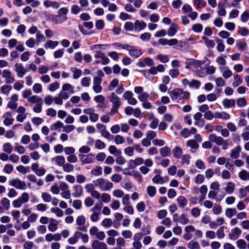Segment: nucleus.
Masks as SVG:
<instances>
[{"label":"nucleus","mask_w":249,"mask_h":249,"mask_svg":"<svg viewBox=\"0 0 249 249\" xmlns=\"http://www.w3.org/2000/svg\"><path fill=\"white\" fill-rule=\"evenodd\" d=\"M95 185L99 187L101 191L109 190L113 187V183L103 178H99L94 181Z\"/></svg>","instance_id":"nucleus-1"},{"label":"nucleus","mask_w":249,"mask_h":249,"mask_svg":"<svg viewBox=\"0 0 249 249\" xmlns=\"http://www.w3.org/2000/svg\"><path fill=\"white\" fill-rule=\"evenodd\" d=\"M109 101L113 104L110 110V113L111 114H114L117 112L119 108L122 105V103L119 98L114 92L111 93Z\"/></svg>","instance_id":"nucleus-2"},{"label":"nucleus","mask_w":249,"mask_h":249,"mask_svg":"<svg viewBox=\"0 0 249 249\" xmlns=\"http://www.w3.org/2000/svg\"><path fill=\"white\" fill-rule=\"evenodd\" d=\"M103 207L102 203H97L91 209L92 213L90 215V219L93 222H96L99 220V215L101 214V210Z\"/></svg>","instance_id":"nucleus-3"},{"label":"nucleus","mask_w":249,"mask_h":249,"mask_svg":"<svg viewBox=\"0 0 249 249\" xmlns=\"http://www.w3.org/2000/svg\"><path fill=\"white\" fill-rule=\"evenodd\" d=\"M9 184L18 189L25 190L27 188L25 182L23 181L20 180L18 178H14L11 179L9 181Z\"/></svg>","instance_id":"nucleus-4"},{"label":"nucleus","mask_w":249,"mask_h":249,"mask_svg":"<svg viewBox=\"0 0 249 249\" xmlns=\"http://www.w3.org/2000/svg\"><path fill=\"white\" fill-rule=\"evenodd\" d=\"M79 158L83 164L93 163L95 160L94 155L92 153L87 155L79 154Z\"/></svg>","instance_id":"nucleus-5"},{"label":"nucleus","mask_w":249,"mask_h":249,"mask_svg":"<svg viewBox=\"0 0 249 249\" xmlns=\"http://www.w3.org/2000/svg\"><path fill=\"white\" fill-rule=\"evenodd\" d=\"M86 217L83 215H79L76 219V225L78 226L77 229L80 231L86 232L87 231V227L85 226Z\"/></svg>","instance_id":"nucleus-6"},{"label":"nucleus","mask_w":249,"mask_h":249,"mask_svg":"<svg viewBox=\"0 0 249 249\" xmlns=\"http://www.w3.org/2000/svg\"><path fill=\"white\" fill-rule=\"evenodd\" d=\"M15 71L19 78H22L27 72L21 63H16Z\"/></svg>","instance_id":"nucleus-7"},{"label":"nucleus","mask_w":249,"mask_h":249,"mask_svg":"<svg viewBox=\"0 0 249 249\" xmlns=\"http://www.w3.org/2000/svg\"><path fill=\"white\" fill-rule=\"evenodd\" d=\"M183 90L178 88H176L169 92V95L173 100H177L181 98Z\"/></svg>","instance_id":"nucleus-8"},{"label":"nucleus","mask_w":249,"mask_h":249,"mask_svg":"<svg viewBox=\"0 0 249 249\" xmlns=\"http://www.w3.org/2000/svg\"><path fill=\"white\" fill-rule=\"evenodd\" d=\"M129 54L134 58H138L142 54V52L140 50L137 49L136 47L129 46L128 49Z\"/></svg>","instance_id":"nucleus-9"},{"label":"nucleus","mask_w":249,"mask_h":249,"mask_svg":"<svg viewBox=\"0 0 249 249\" xmlns=\"http://www.w3.org/2000/svg\"><path fill=\"white\" fill-rule=\"evenodd\" d=\"M242 233V231L238 227H235L231 230V232L229 236L232 240H235L238 238L240 235Z\"/></svg>","instance_id":"nucleus-10"},{"label":"nucleus","mask_w":249,"mask_h":249,"mask_svg":"<svg viewBox=\"0 0 249 249\" xmlns=\"http://www.w3.org/2000/svg\"><path fill=\"white\" fill-rule=\"evenodd\" d=\"M215 143L217 145L222 146L223 150H226L229 145V141L228 140H224L223 138L220 136H218L217 141Z\"/></svg>","instance_id":"nucleus-11"},{"label":"nucleus","mask_w":249,"mask_h":249,"mask_svg":"<svg viewBox=\"0 0 249 249\" xmlns=\"http://www.w3.org/2000/svg\"><path fill=\"white\" fill-rule=\"evenodd\" d=\"M61 235L59 233H56L54 234L48 233L45 235V240L47 242H51L53 240L58 241L61 240Z\"/></svg>","instance_id":"nucleus-12"},{"label":"nucleus","mask_w":249,"mask_h":249,"mask_svg":"<svg viewBox=\"0 0 249 249\" xmlns=\"http://www.w3.org/2000/svg\"><path fill=\"white\" fill-rule=\"evenodd\" d=\"M43 5L46 8L52 7L55 9H58L60 6L59 2L50 0H45L43 1Z\"/></svg>","instance_id":"nucleus-13"},{"label":"nucleus","mask_w":249,"mask_h":249,"mask_svg":"<svg viewBox=\"0 0 249 249\" xmlns=\"http://www.w3.org/2000/svg\"><path fill=\"white\" fill-rule=\"evenodd\" d=\"M69 12V10L66 7H62L57 11L58 15L60 17L62 20L66 21L67 20L66 15Z\"/></svg>","instance_id":"nucleus-14"},{"label":"nucleus","mask_w":249,"mask_h":249,"mask_svg":"<svg viewBox=\"0 0 249 249\" xmlns=\"http://www.w3.org/2000/svg\"><path fill=\"white\" fill-rule=\"evenodd\" d=\"M186 145L190 147L192 150V152H195L199 148V144L195 140H189L186 142Z\"/></svg>","instance_id":"nucleus-15"},{"label":"nucleus","mask_w":249,"mask_h":249,"mask_svg":"<svg viewBox=\"0 0 249 249\" xmlns=\"http://www.w3.org/2000/svg\"><path fill=\"white\" fill-rule=\"evenodd\" d=\"M241 151V147L238 145L231 150L230 157L231 159H236L239 157L240 153Z\"/></svg>","instance_id":"nucleus-16"},{"label":"nucleus","mask_w":249,"mask_h":249,"mask_svg":"<svg viewBox=\"0 0 249 249\" xmlns=\"http://www.w3.org/2000/svg\"><path fill=\"white\" fill-rule=\"evenodd\" d=\"M222 103L225 108H228L235 106V101L234 99L226 98L222 101Z\"/></svg>","instance_id":"nucleus-17"},{"label":"nucleus","mask_w":249,"mask_h":249,"mask_svg":"<svg viewBox=\"0 0 249 249\" xmlns=\"http://www.w3.org/2000/svg\"><path fill=\"white\" fill-rule=\"evenodd\" d=\"M214 118L216 119H222L228 120L231 118L230 115L225 112H215L214 113Z\"/></svg>","instance_id":"nucleus-18"},{"label":"nucleus","mask_w":249,"mask_h":249,"mask_svg":"<svg viewBox=\"0 0 249 249\" xmlns=\"http://www.w3.org/2000/svg\"><path fill=\"white\" fill-rule=\"evenodd\" d=\"M58 45V42L57 41H53L51 40H47L44 44V47L45 49L49 48L51 49H54Z\"/></svg>","instance_id":"nucleus-19"},{"label":"nucleus","mask_w":249,"mask_h":249,"mask_svg":"<svg viewBox=\"0 0 249 249\" xmlns=\"http://www.w3.org/2000/svg\"><path fill=\"white\" fill-rule=\"evenodd\" d=\"M174 157L176 159H180L182 155L183 151L182 149L178 146H176L172 151Z\"/></svg>","instance_id":"nucleus-20"},{"label":"nucleus","mask_w":249,"mask_h":249,"mask_svg":"<svg viewBox=\"0 0 249 249\" xmlns=\"http://www.w3.org/2000/svg\"><path fill=\"white\" fill-rule=\"evenodd\" d=\"M134 27L136 30H142L146 27V24L144 21H140L137 20L134 22Z\"/></svg>","instance_id":"nucleus-21"},{"label":"nucleus","mask_w":249,"mask_h":249,"mask_svg":"<svg viewBox=\"0 0 249 249\" xmlns=\"http://www.w3.org/2000/svg\"><path fill=\"white\" fill-rule=\"evenodd\" d=\"M160 154L162 157H169L171 154V149L168 146L163 147L160 148Z\"/></svg>","instance_id":"nucleus-22"},{"label":"nucleus","mask_w":249,"mask_h":249,"mask_svg":"<svg viewBox=\"0 0 249 249\" xmlns=\"http://www.w3.org/2000/svg\"><path fill=\"white\" fill-rule=\"evenodd\" d=\"M152 181L155 184H163L165 182L164 178L160 175L155 176L152 178Z\"/></svg>","instance_id":"nucleus-23"},{"label":"nucleus","mask_w":249,"mask_h":249,"mask_svg":"<svg viewBox=\"0 0 249 249\" xmlns=\"http://www.w3.org/2000/svg\"><path fill=\"white\" fill-rule=\"evenodd\" d=\"M235 189V184L233 182L230 181L227 183L225 191L227 193L231 194Z\"/></svg>","instance_id":"nucleus-24"},{"label":"nucleus","mask_w":249,"mask_h":249,"mask_svg":"<svg viewBox=\"0 0 249 249\" xmlns=\"http://www.w3.org/2000/svg\"><path fill=\"white\" fill-rule=\"evenodd\" d=\"M243 80L241 76L238 75H235L233 77V82L232 83V87L235 88L239 86L242 83Z\"/></svg>","instance_id":"nucleus-25"},{"label":"nucleus","mask_w":249,"mask_h":249,"mask_svg":"<svg viewBox=\"0 0 249 249\" xmlns=\"http://www.w3.org/2000/svg\"><path fill=\"white\" fill-rule=\"evenodd\" d=\"M73 189L75 192L72 194L74 197H78L81 196L83 194V188L80 185H75L73 186Z\"/></svg>","instance_id":"nucleus-26"},{"label":"nucleus","mask_w":249,"mask_h":249,"mask_svg":"<svg viewBox=\"0 0 249 249\" xmlns=\"http://www.w3.org/2000/svg\"><path fill=\"white\" fill-rule=\"evenodd\" d=\"M237 213L235 208H227L225 211V215L228 218L232 217Z\"/></svg>","instance_id":"nucleus-27"},{"label":"nucleus","mask_w":249,"mask_h":249,"mask_svg":"<svg viewBox=\"0 0 249 249\" xmlns=\"http://www.w3.org/2000/svg\"><path fill=\"white\" fill-rule=\"evenodd\" d=\"M53 160H54L56 164L59 166H62L65 162V158L62 156H58L53 158Z\"/></svg>","instance_id":"nucleus-28"},{"label":"nucleus","mask_w":249,"mask_h":249,"mask_svg":"<svg viewBox=\"0 0 249 249\" xmlns=\"http://www.w3.org/2000/svg\"><path fill=\"white\" fill-rule=\"evenodd\" d=\"M187 246L189 249H200V245L199 244V243L195 240H191L188 244Z\"/></svg>","instance_id":"nucleus-29"},{"label":"nucleus","mask_w":249,"mask_h":249,"mask_svg":"<svg viewBox=\"0 0 249 249\" xmlns=\"http://www.w3.org/2000/svg\"><path fill=\"white\" fill-rule=\"evenodd\" d=\"M71 71L73 73V78L77 79L82 75V71L76 68H71Z\"/></svg>","instance_id":"nucleus-30"},{"label":"nucleus","mask_w":249,"mask_h":249,"mask_svg":"<svg viewBox=\"0 0 249 249\" xmlns=\"http://www.w3.org/2000/svg\"><path fill=\"white\" fill-rule=\"evenodd\" d=\"M27 101L29 102L32 103L33 104H38V103L42 102V98L38 97L36 95H33L30 97L28 98Z\"/></svg>","instance_id":"nucleus-31"},{"label":"nucleus","mask_w":249,"mask_h":249,"mask_svg":"<svg viewBox=\"0 0 249 249\" xmlns=\"http://www.w3.org/2000/svg\"><path fill=\"white\" fill-rule=\"evenodd\" d=\"M62 89L65 91H69L70 94L74 93V87L69 83L64 84L62 87Z\"/></svg>","instance_id":"nucleus-32"},{"label":"nucleus","mask_w":249,"mask_h":249,"mask_svg":"<svg viewBox=\"0 0 249 249\" xmlns=\"http://www.w3.org/2000/svg\"><path fill=\"white\" fill-rule=\"evenodd\" d=\"M220 69L224 70L222 72V76L225 79H228L232 76V72L228 68H220Z\"/></svg>","instance_id":"nucleus-33"},{"label":"nucleus","mask_w":249,"mask_h":249,"mask_svg":"<svg viewBox=\"0 0 249 249\" xmlns=\"http://www.w3.org/2000/svg\"><path fill=\"white\" fill-rule=\"evenodd\" d=\"M177 201L179 204V206L181 208H184L187 204V199L183 196H179L177 198Z\"/></svg>","instance_id":"nucleus-34"},{"label":"nucleus","mask_w":249,"mask_h":249,"mask_svg":"<svg viewBox=\"0 0 249 249\" xmlns=\"http://www.w3.org/2000/svg\"><path fill=\"white\" fill-rule=\"evenodd\" d=\"M63 170L66 173L72 172L74 170V166L70 163H67L62 166Z\"/></svg>","instance_id":"nucleus-35"},{"label":"nucleus","mask_w":249,"mask_h":249,"mask_svg":"<svg viewBox=\"0 0 249 249\" xmlns=\"http://www.w3.org/2000/svg\"><path fill=\"white\" fill-rule=\"evenodd\" d=\"M147 193L150 197H154L156 194V189L154 186H148L147 187Z\"/></svg>","instance_id":"nucleus-36"},{"label":"nucleus","mask_w":249,"mask_h":249,"mask_svg":"<svg viewBox=\"0 0 249 249\" xmlns=\"http://www.w3.org/2000/svg\"><path fill=\"white\" fill-rule=\"evenodd\" d=\"M192 30L195 33H200L203 30V26L200 23L195 24L192 26Z\"/></svg>","instance_id":"nucleus-37"},{"label":"nucleus","mask_w":249,"mask_h":249,"mask_svg":"<svg viewBox=\"0 0 249 249\" xmlns=\"http://www.w3.org/2000/svg\"><path fill=\"white\" fill-rule=\"evenodd\" d=\"M177 32V26L175 24H172L168 30L167 34L169 36H173L175 35Z\"/></svg>","instance_id":"nucleus-38"},{"label":"nucleus","mask_w":249,"mask_h":249,"mask_svg":"<svg viewBox=\"0 0 249 249\" xmlns=\"http://www.w3.org/2000/svg\"><path fill=\"white\" fill-rule=\"evenodd\" d=\"M12 89V87L10 85H4L3 86H2L0 88V90L1 92L5 94L6 95H8L10 91V90Z\"/></svg>","instance_id":"nucleus-39"},{"label":"nucleus","mask_w":249,"mask_h":249,"mask_svg":"<svg viewBox=\"0 0 249 249\" xmlns=\"http://www.w3.org/2000/svg\"><path fill=\"white\" fill-rule=\"evenodd\" d=\"M63 127V124L59 121H57L55 123L50 125L51 130H57Z\"/></svg>","instance_id":"nucleus-40"},{"label":"nucleus","mask_w":249,"mask_h":249,"mask_svg":"<svg viewBox=\"0 0 249 249\" xmlns=\"http://www.w3.org/2000/svg\"><path fill=\"white\" fill-rule=\"evenodd\" d=\"M187 63L189 65H194L197 67H200L203 64L201 61L194 59H187Z\"/></svg>","instance_id":"nucleus-41"},{"label":"nucleus","mask_w":249,"mask_h":249,"mask_svg":"<svg viewBox=\"0 0 249 249\" xmlns=\"http://www.w3.org/2000/svg\"><path fill=\"white\" fill-rule=\"evenodd\" d=\"M104 244V242H101L98 240H95L92 242L91 247L92 249H101Z\"/></svg>","instance_id":"nucleus-42"},{"label":"nucleus","mask_w":249,"mask_h":249,"mask_svg":"<svg viewBox=\"0 0 249 249\" xmlns=\"http://www.w3.org/2000/svg\"><path fill=\"white\" fill-rule=\"evenodd\" d=\"M51 20L53 21L55 24H59L62 22H65L64 20H62L60 17L57 15H52L51 17Z\"/></svg>","instance_id":"nucleus-43"},{"label":"nucleus","mask_w":249,"mask_h":249,"mask_svg":"<svg viewBox=\"0 0 249 249\" xmlns=\"http://www.w3.org/2000/svg\"><path fill=\"white\" fill-rule=\"evenodd\" d=\"M130 162L132 165L138 166L143 163V160L142 158H137L134 160H131Z\"/></svg>","instance_id":"nucleus-44"},{"label":"nucleus","mask_w":249,"mask_h":249,"mask_svg":"<svg viewBox=\"0 0 249 249\" xmlns=\"http://www.w3.org/2000/svg\"><path fill=\"white\" fill-rule=\"evenodd\" d=\"M237 246L240 249H246L247 248V243L243 239H239L236 242Z\"/></svg>","instance_id":"nucleus-45"},{"label":"nucleus","mask_w":249,"mask_h":249,"mask_svg":"<svg viewBox=\"0 0 249 249\" xmlns=\"http://www.w3.org/2000/svg\"><path fill=\"white\" fill-rule=\"evenodd\" d=\"M3 151L7 153L8 154H10L12 153L13 151V148L11 146V144L9 142H6L4 143L3 145Z\"/></svg>","instance_id":"nucleus-46"},{"label":"nucleus","mask_w":249,"mask_h":249,"mask_svg":"<svg viewBox=\"0 0 249 249\" xmlns=\"http://www.w3.org/2000/svg\"><path fill=\"white\" fill-rule=\"evenodd\" d=\"M91 174L96 176H99L102 175V168L101 166H97L96 168L93 169L91 171Z\"/></svg>","instance_id":"nucleus-47"},{"label":"nucleus","mask_w":249,"mask_h":249,"mask_svg":"<svg viewBox=\"0 0 249 249\" xmlns=\"http://www.w3.org/2000/svg\"><path fill=\"white\" fill-rule=\"evenodd\" d=\"M18 198L20 199V200L23 204L27 203L29 201L30 196L27 193L24 192L21 195V196Z\"/></svg>","instance_id":"nucleus-48"},{"label":"nucleus","mask_w":249,"mask_h":249,"mask_svg":"<svg viewBox=\"0 0 249 249\" xmlns=\"http://www.w3.org/2000/svg\"><path fill=\"white\" fill-rule=\"evenodd\" d=\"M41 197L43 201L46 202H50L52 201V197L50 194L47 193H43L41 195Z\"/></svg>","instance_id":"nucleus-49"},{"label":"nucleus","mask_w":249,"mask_h":249,"mask_svg":"<svg viewBox=\"0 0 249 249\" xmlns=\"http://www.w3.org/2000/svg\"><path fill=\"white\" fill-rule=\"evenodd\" d=\"M101 224L103 226H104L105 227L108 228L112 226V221L111 219L107 218L104 219L102 221Z\"/></svg>","instance_id":"nucleus-50"},{"label":"nucleus","mask_w":249,"mask_h":249,"mask_svg":"<svg viewBox=\"0 0 249 249\" xmlns=\"http://www.w3.org/2000/svg\"><path fill=\"white\" fill-rule=\"evenodd\" d=\"M51 211L54 213L57 217H62L63 215V211L58 208H52Z\"/></svg>","instance_id":"nucleus-51"},{"label":"nucleus","mask_w":249,"mask_h":249,"mask_svg":"<svg viewBox=\"0 0 249 249\" xmlns=\"http://www.w3.org/2000/svg\"><path fill=\"white\" fill-rule=\"evenodd\" d=\"M109 46V45L107 44H96L91 45L90 47L91 50H100L103 49L105 50L106 47Z\"/></svg>","instance_id":"nucleus-52"},{"label":"nucleus","mask_w":249,"mask_h":249,"mask_svg":"<svg viewBox=\"0 0 249 249\" xmlns=\"http://www.w3.org/2000/svg\"><path fill=\"white\" fill-rule=\"evenodd\" d=\"M240 18L242 22H247L249 19V10L245 11L241 15Z\"/></svg>","instance_id":"nucleus-53"},{"label":"nucleus","mask_w":249,"mask_h":249,"mask_svg":"<svg viewBox=\"0 0 249 249\" xmlns=\"http://www.w3.org/2000/svg\"><path fill=\"white\" fill-rule=\"evenodd\" d=\"M237 105L241 107L246 106L247 104V101L244 97L240 98L237 99Z\"/></svg>","instance_id":"nucleus-54"},{"label":"nucleus","mask_w":249,"mask_h":249,"mask_svg":"<svg viewBox=\"0 0 249 249\" xmlns=\"http://www.w3.org/2000/svg\"><path fill=\"white\" fill-rule=\"evenodd\" d=\"M1 203L4 209H5L6 210L9 209L10 207V201L9 199H8L7 198L4 197L2 198L1 201Z\"/></svg>","instance_id":"nucleus-55"},{"label":"nucleus","mask_w":249,"mask_h":249,"mask_svg":"<svg viewBox=\"0 0 249 249\" xmlns=\"http://www.w3.org/2000/svg\"><path fill=\"white\" fill-rule=\"evenodd\" d=\"M190 159L191 156L188 154L183 155L181 159V163L182 164L189 165L190 164Z\"/></svg>","instance_id":"nucleus-56"},{"label":"nucleus","mask_w":249,"mask_h":249,"mask_svg":"<svg viewBox=\"0 0 249 249\" xmlns=\"http://www.w3.org/2000/svg\"><path fill=\"white\" fill-rule=\"evenodd\" d=\"M94 203V200L90 197H87L84 200V204L87 207L92 206Z\"/></svg>","instance_id":"nucleus-57"},{"label":"nucleus","mask_w":249,"mask_h":249,"mask_svg":"<svg viewBox=\"0 0 249 249\" xmlns=\"http://www.w3.org/2000/svg\"><path fill=\"white\" fill-rule=\"evenodd\" d=\"M225 229L224 226H222L218 229L216 231V235L218 238H223L225 237L224 230Z\"/></svg>","instance_id":"nucleus-58"},{"label":"nucleus","mask_w":249,"mask_h":249,"mask_svg":"<svg viewBox=\"0 0 249 249\" xmlns=\"http://www.w3.org/2000/svg\"><path fill=\"white\" fill-rule=\"evenodd\" d=\"M200 82L197 80H193L190 83H189V87L191 88H195L198 89L200 86Z\"/></svg>","instance_id":"nucleus-59"},{"label":"nucleus","mask_w":249,"mask_h":249,"mask_svg":"<svg viewBox=\"0 0 249 249\" xmlns=\"http://www.w3.org/2000/svg\"><path fill=\"white\" fill-rule=\"evenodd\" d=\"M149 97V95L147 92H142L138 97L139 100L142 102L146 101Z\"/></svg>","instance_id":"nucleus-60"},{"label":"nucleus","mask_w":249,"mask_h":249,"mask_svg":"<svg viewBox=\"0 0 249 249\" xmlns=\"http://www.w3.org/2000/svg\"><path fill=\"white\" fill-rule=\"evenodd\" d=\"M236 46L239 51H242L247 48V44L245 42L240 41L236 43Z\"/></svg>","instance_id":"nucleus-61"},{"label":"nucleus","mask_w":249,"mask_h":249,"mask_svg":"<svg viewBox=\"0 0 249 249\" xmlns=\"http://www.w3.org/2000/svg\"><path fill=\"white\" fill-rule=\"evenodd\" d=\"M189 222V219L186 216V214L182 213L179 217V223L185 225Z\"/></svg>","instance_id":"nucleus-62"},{"label":"nucleus","mask_w":249,"mask_h":249,"mask_svg":"<svg viewBox=\"0 0 249 249\" xmlns=\"http://www.w3.org/2000/svg\"><path fill=\"white\" fill-rule=\"evenodd\" d=\"M95 147L99 149H102L105 147V144L100 140H96L95 142Z\"/></svg>","instance_id":"nucleus-63"},{"label":"nucleus","mask_w":249,"mask_h":249,"mask_svg":"<svg viewBox=\"0 0 249 249\" xmlns=\"http://www.w3.org/2000/svg\"><path fill=\"white\" fill-rule=\"evenodd\" d=\"M59 87V84L55 82L49 85L48 89L51 91H54Z\"/></svg>","instance_id":"nucleus-64"}]
</instances>
